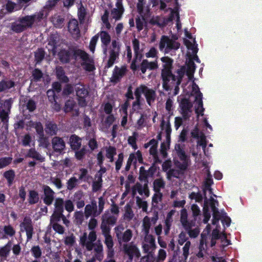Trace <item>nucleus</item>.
I'll return each mask as SVG.
<instances>
[{"mask_svg":"<svg viewBox=\"0 0 262 262\" xmlns=\"http://www.w3.org/2000/svg\"><path fill=\"white\" fill-rule=\"evenodd\" d=\"M219 203L216 200L209 199L205 201V206L203 208L204 219L203 223L207 224L211 217V212H212L213 220L212 224L217 225L219 221L221 220L224 227H229L230 225L231 219L227 215V213L224 210H219L216 206H218Z\"/></svg>","mask_w":262,"mask_h":262,"instance_id":"nucleus-1","label":"nucleus"},{"mask_svg":"<svg viewBox=\"0 0 262 262\" xmlns=\"http://www.w3.org/2000/svg\"><path fill=\"white\" fill-rule=\"evenodd\" d=\"M170 132H159L157 135L158 140H161L162 136L165 138V141L161 143V149L159 153L157 152V147L158 142L156 140L152 139L144 145V147L146 148L150 147V154L152 156L154 162L156 163H161L162 160L165 158L167 156V150L169 149L170 140Z\"/></svg>","mask_w":262,"mask_h":262,"instance_id":"nucleus-2","label":"nucleus"},{"mask_svg":"<svg viewBox=\"0 0 262 262\" xmlns=\"http://www.w3.org/2000/svg\"><path fill=\"white\" fill-rule=\"evenodd\" d=\"M175 150L180 159V161H175V164L179 169H171L167 171V178L169 180L173 178H179L182 175V171L187 169L189 162L188 157L180 144L176 145Z\"/></svg>","mask_w":262,"mask_h":262,"instance_id":"nucleus-3","label":"nucleus"},{"mask_svg":"<svg viewBox=\"0 0 262 262\" xmlns=\"http://www.w3.org/2000/svg\"><path fill=\"white\" fill-rule=\"evenodd\" d=\"M142 94H144L147 103L149 106H151V103L156 100V93L154 90L149 88L144 84L140 85L139 86L137 87L135 91L136 100L133 102L132 104V108L134 111L141 109L140 105Z\"/></svg>","mask_w":262,"mask_h":262,"instance_id":"nucleus-4","label":"nucleus"},{"mask_svg":"<svg viewBox=\"0 0 262 262\" xmlns=\"http://www.w3.org/2000/svg\"><path fill=\"white\" fill-rule=\"evenodd\" d=\"M58 56L60 61L63 64L69 63L71 59L76 60L78 57L83 61L89 60V55L85 51L74 47H70L68 49H61Z\"/></svg>","mask_w":262,"mask_h":262,"instance_id":"nucleus-5","label":"nucleus"},{"mask_svg":"<svg viewBox=\"0 0 262 262\" xmlns=\"http://www.w3.org/2000/svg\"><path fill=\"white\" fill-rule=\"evenodd\" d=\"M123 225L120 224L114 228V232L117 238L118 243L120 245L122 244H127L129 242L133 235V231L130 229H127L125 231Z\"/></svg>","mask_w":262,"mask_h":262,"instance_id":"nucleus-6","label":"nucleus"},{"mask_svg":"<svg viewBox=\"0 0 262 262\" xmlns=\"http://www.w3.org/2000/svg\"><path fill=\"white\" fill-rule=\"evenodd\" d=\"M121 43L116 39H114L112 41L109 50V57L105 68H110L112 67L115 63L116 60L119 58V56L121 50Z\"/></svg>","mask_w":262,"mask_h":262,"instance_id":"nucleus-7","label":"nucleus"},{"mask_svg":"<svg viewBox=\"0 0 262 262\" xmlns=\"http://www.w3.org/2000/svg\"><path fill=\"white\" fill-rule=\"evenodd\" d=\"M97 239V235L95 231H91L88 235L86 233H84L80 238V245L85 247L88 251H92L94 250L96 245L98 243H101L100 241H98L96 243Z\"/></svg>","mask_w":262,"mask_h":262,"instance_id":"nucleus-8","label":"nucleus"},{"mask_svg":"<svg viewBox=\"0 0 262 262\" xmlns=\"http://www.w3.org/2000/svg\"><path fill=\"white\" fill-rule=\"evenodd\" d=\"M178 245L183 246L182 247V256L183 259L181 262H186L189 255V251L191 248V242L189 240V237L187 234L184 232H181L178 235Z\"/></svg>","mask_w":262,"mask_h":262,"instance_id":"nucleus-9","label":"nucleus"},{"mask_svg":"<svg viewBox=\"0 0 262 262\" xmlns=\"http://www.w3.org/2000/svg\"><path fill=\"white\" fill-rule=\"evenodd\" d=\"M211 226L208 224L206 228L204 230L202 234L205 232V236L206 240L204 242V245L207 247V245H210L211 247L214 246L216 244V241L219 238L220 230L218 227H216L212 231L211 234Z\"/></svg>","mask_w":262,"mask_h":262,"instance_id":"nucleus-10","label":"nucleus"},{"mask_svg":"<svg viewBox=\"0 0 262 262\" xmlns=\"http://www.w3.org/2000/svg\"><path fill=\"white\" fill-rule=\"evenodd\" d=\"M74 89L79 105L85 107L87 105L86 98L89 95V91L85 85L81 83L74 84Z\"/></svg>","mask_w":262,"mask_h":262,"instance_id":"nucleus-11","label":"nucleus"},{"mask_svg":"<svg viewBox=\"0 0 262 262\" xmlns=\"http://www.w3.org/2000/svg\"><path fill=\"white\" fill-rule=\"evenodd\" d=\"M176 76L171 72L161 73L162 86L166 91L171 90L177 85Z\"/></svg>","mask_w":262,"mask_h":262,"instance_id":"nucleus-12","label":"nucleus"},{"mask_svg":"<svg viewBox=\"0 0 262 262\" xmlns=\"http://www.w3.org/2000/svg\"><path fill=\"white\" fill-rule=\"evenodd\" d=\"M142 243V247L144 252H153L156 248L155 237L151 234H144Z\"/></svg>","mask_w":262,"mask_h":262,"instance_id":"nucleus-13","label":"nucleus"},{"mask_svg":"<svg viewBox=\"0 0 262 262\" xmlns=\"http://www.w3.org/2000/svg\"><path fill=\"white\" fill-rule=\"evenodd\" d=\"M20 231L26 233L27 241H30L33 234L32 222L30 217L26 216L20 224Z\"/></svg>","mask_w":262,"mask_h":262,"instance_id":"nucleus-14","label":"nucleus"},{"mask_svg":"<svg viewBox=\"0 0 262 262\" xmlns=\"http://www.w3.org/2000/svg\"><path fill=\"white\" fill-rule=\"evenodd\" d=\"M190 135L192 137L191 140H195L197 142L198 145H200L202 147L205 155L208 156L209 153L206 148L207 143V138L204 135L203 132H190Z\"/></svg>","mask_w":262,"mask_h":262,"instance_id":"nucleus-15","label":"nucleus"},{"mask_svg":"<svg viewBox=\"0 0 262 262\" xmlns=\"http://www.w3.org/2000/svg\"><path fill=\"white\" fill-rule=\"evenodd\" d=\"M122 246L124 253L129 256L130 259L132 260L134 256L137 257L140 256V253L139 249L133 243L124 244Z\"/></svg>","mask_w":262,"mask_h":262,"instance_id":"nucleus-16","label":"nucleus"},{"mask_svg":"<svg viewBox=\"0 0 262 262\" xmlns=\"http://www.w3.org/2000/svg\"><path fill=\"white\" fill-rule=\"evenodd\" d=\"M103 247L102 243H98L96 245L93 251V255L86 262H101L103 259Z\"/></svg>","mask_w":262,"mask_h":262,"instance_id":"nucleus-17","label":"nucleus"},{"mask_svg":"<svg viewBox=\"0 0 262 262\" xmlns=\"http://www.w3.org/2000/svg\"><path fill=\"white\" fill-rule=\"evenodd\" d=\"M192 106V105L189 101V99L183 98L181 100L180 103V107L181 108L182 117L185 120L189 119L190 117L189 113L191 112V108Z\"/></svg>","mask_w":262,"mask_h":262,"instance_id":"nucleus-18","label":"nucleus"},{"mask_svg":"<svg viewBox=\"0 0 262 262\" xmlns=\"http://www.w3.org/2000/svg\"><path fill=\"white\" fill-rule=\"evenodd\" d=\"M158 220V216H156L151 218L148 216H145L142 221V232L143 235L144 234H150L149 231L150 229L152 226V224H155Z\"/></svg>","mask_w":262,"mask_h":262,"instance_id":"nucleus-19","label":"nucleus"},{"mask_svg":"<svg viewBox=\"0 0 262 262\" xmlns=\"http://www.w3.org/2000/svg\"><path fill=\"white\" fill-rule=\"evenodd\" d=\"M43 203L47 205H51L54 199H55V192L54 191L47 185L43 186Z\"/></svg>","mask_w":262,"mask_h":262,"instance_id":"nucleus-20","label":"nucleus"},{"mask_svg":"<svg viewBox=\"0 0 262 262\" xmlns=\"http://www.w3.org/2000/svg\"><path fill=\"white\" fill-rule=\"evenodd\" d=\"M123 0H117L115 6L116 8L112 10L111 13L113 18L116 20H119L122 18L124 12V8L122 4Z\"/></svg>","mask_w":262,"mask_h":262,"instance_id":"nucleus-21","label":"nucleus"},{"mask_svg":"<svg viewBox=\"0 0 262 262\" xmlns=\"http://www.w3.org/2000/svg\"><path fill=\"white\" fill-rule=\"evenodd\" d=\"M137 193L140 195H144L146 197H148L149 195V192L147 184L142 185L140 183H136L132 188V194L134 196Z\"/></svg>","mask_w":262,"mask_h":262,"instance_id":"nucleus-22","label":"nucleus"},{"mask_svg":"<svg viewBox=\"0 0 262 262\" xmlns=\"http://www.w3.org/2000/svg\"><path fill=\"white\" fill-rule=\"evenodd\" d=\"M100 36L103 53L104 54H106L108 46L111 41V36L109 33L105 31H101L100 32Z\"/></svg>","mask_w":262,"mask_h":262,"instance_id":"nucleus-23","label":"nucleus"},{"mask_svg":"<svg viewBox=\"0 0 262 262\" xmlns=\"http://www.w3.org/2000/svg\"><path fill=\"white\" fill-rule=\"evenodd\" d=\"M15 233L14 228L10 225L4 226L3 228H0V236L3 239L12 237Z\"/></svg>","mask_w":262,"mask_h":262,"instance_id":"nucleus-24","label":"nucleus"},{"mask_svg":"<svg viewBox=\"0 0 262 262\" xmlns=\"http://www.w3.org/2000/svg\"><path fill=\"white\" fill-rule=\"evenodd\" d=\"M126 71V70L125 67L119 68L118 67L116 66L113 72L111 81L114 83H117L120 81L125 74Z\"/></svg>","mask_w":262,"mask_h":262,"instance_id":"nucleus-25","label":"nucleus"},{"mask_svg":"<svg viewBox=\"0 0 262 262\" xmlns=\"http://www.w3.org/2000/svg\"><path fill=\"white\" fill-rule=\"evenodd\" d=\"M97 206L96 202H92L90 204L86 205L84 209V214L85 217L88 219L90 216L93 215L96 217L100 214V211H97Z\"/></svg>","mask_w":262,"mask_h":262,"instance_id":"nucleus-26","label":"nucleus"},{"mask_svg":"<svg viewBox=\"0 0 262 262\" xmlns=\"http://www.w3.org/2000/svg\"><path fill=\"white\" fill-rule=\"evenodd\" d=\"M140 70L142 74H145L147 69L154 70L158 68V61L149 62L147 59H143L140 64Z\"/></svg>","mask_w":262,"mask_h":262,"instance_id":"nucleus-27","label":"nucleus"},{"mask_svg":"<svg viewBox=\"0 0 262 262\" xmlns=\"http://www.w3.org/2000/svg\"><path fill=\"white\" fill-rule=\"evenodd\" d=\"M176 213V210L172 209L166 215V219L164 220V232L165 235H167L169 232L173 222V216Z\"/></svg>","mask_w":262,"mask_h":262,"instance_id":"nucleus-28","label":"nucleus"},{"mask_svg":"<svg viewBox=\"0 0 262 262\" xmlns=\"http://www.w3.org/2000/svg\"><path fill=\"white\" fill-rule=\"evenodd\" d=\"M15 82L10 79H3L0 81V93H7L14 88L15 86Z\"/></svg>","mask_w":262,"mask_h":262,"instance_id":"nucleus-29","label":"nucleus"},{"mask_svg":"<svg viewBox=\"0 0 262 262\" xmlns=\"http://www.w3.org/2000/svg\"><path fill=\"white\" fill-rule=\"evenodd\" d=\"M14 102V98H9L3 101L2 104L3 108H1L2 114L3 116H5L7 119H9V115L10 114L11 109Z\"/></svg>","mask_w":262,"mask_h":262,"instance_id":"nucleus-30","label":"nucleus"},{"mask_svg":"<svg viewBox=\"0 0 262 262\" xmlns=\"http://www.w3.org/2000/svg\"><path fill=\"white\" fill-rule=\"evenodd\" d=\"M180 222L184 229H189L195 222L193 220H188V214L186 209H182L181 210Z\"/></svg>","mask_w":262,"mask_h":262,"instance_id":"nucleus-31","label":"nucleus"},{"mask_svg":"<svg viewBox=\"0 0 262 262\" xmlns=\"http://www.w3.org/2000/svg\"><path fill=\"white\" fill-rule=\"evenodd\" d=\"M53 148L56 152H61L65 148V143L62 138L55 137L52 141Z\"/></svg>","mask_w":262,"mask_h":262,"instance_id":"nucleus-32","label":"nucleus"},{"mask_svg":"<svg viewBox=\"0 0 262 262\" xmlns=\"http://www.w3.org/2000/svg\"><path fill=\"white\" fill-rule=\"evenodd\" d=\"M18 22L21 23L25 29L31 28L34 23V17L31 15H26L21 17H19L17 20Z\"/></svg>","mask_w":262,"mask_h":262,"instance_id":"nucleus-33","label":"nucleus"},{"mask_svg":"<svg viewBox=\"0 0 262 262\" xmlns=\"http://www.w3.org/2000/svg\"><path fill=\"white\" fill-rule=\"evenodd\" d=\"M161 60L163 63L161 73L171 72L173 68V59L168 56H164L161 58Z\"/></svg>","mask_w":262,"mask_h":262,"instance_id":"nucleus-34","label":"nucleus"},{"mask_svg":"<svg viewBox=\"0 0 262 262\" xmlns=\"http://www.w3.org/2000/svg\"><path fill=\"white\" fill-rule=\"evenodd\" d=\"M55 75L60 82L67 83L69 82V78L66 75V72L62 67L59 66L56 68Z\"/></svg>","mask_w":262,"mask_h":262,"instance_id":"nucleus-35","label":"nucleus"},{"mask_svg":"<svg viewBox=\"0 0 262 262\" xmlns=\"http://www.w3.org/2000/svg\"><path fill=\"white\" fill-rule=\"evenodd\" d=\"M64 18L63 16L57 14L54 15L51 19L54 26L56 28H62L64 25Z\"/></svg>","mask_w":262,"mask_h":262,"instance_id":"nucleus-36","label":"nucleus"},{"mask_svg":"<svg viewBox=\"0 0 262 262\" xmlns=\"http://www.w3.org/2000/svg\"><path fill=\"white\" fill-rule=\"evenodd\" d=\"M205 232L201 234V239L199 247V252L196 253V256L198 258H203L206 252V246L204 245V242L206 240L205 236Z\"/></svg>","mask_w":262,"mask_h":262,"instance_id":"nucleus-37","label":"nucleus"},{"mask_svg":"<svg viewBox=\"0 0 262 262\" xmlns=\"http://www.w3.org/2000/svg\"><path fill=\"white\" fill-rule=\"evenodd\" d=\"M12 246V242L9 241L4 246L0 248V256L3 259H6L9 255Z\"/></svg>","mask_w":262,"mask_h":262,"instance_id":"nucleus-38","label":"nucleus"},{"mask_svg":"<svg viewBox=\"0 0 262 262\" xmlns=\"http://www.w3.org/2000/svg\"><path fill=\"white\" fill-rule=\"evenodd\" d=\"M27 130L31 128H35L36 131H44L43 125L39 121L34 122L32 120L28 121L26 124Z\"/></svg>","mask_w":262,"mask_h":262,"instance_id":"nucleus-39","label":"nucleus"},{"mask_svg":"<svg viewBox=\"0 0 262 262\" xmlns=\"http://www.w3.org/2000/svg\"><path fill=\"white\" fill-rule=\"evenodd\" d=\"M211 185L208 184H204L203 185V191L204 193L205 200L204 206H205V201L207 200L213 199L215 200L213 198V196L216 197V196L212 193V189L210 187ZM204 206H203L204 207Z\"/></svg>","mask_w":262,"mask_h":262,"instance_id":"nucleus-40","label":"nucleus"},{"mask_svg":"<svg viewBox=\"0 0 262 262\" xmlns=\"http://www.w3.org/2000/svg\"><path fill=\"white\" fill-rule=\"evenodd\" d=\"M23 101L26 103V110H28L29 112L32 113L36 109L37 103L33 99H28V98L26 97Z\"/></svg>","mask_w":262,"mask_h":262,"instance_id":"nucleus-41","label":"nucleus"},{"mask_svg":"<svg viewBox=\"0 0 262 262\" xmlns=\"http://www.w3.org/2000/svg\"><path fill=\"white\" fill-rule=\"evenodd\" d=\"M203 94H200L199 96H195V101L198 103V107L195 110V112L197 114H201V115H203V112L204 111V108H203Z\"/></svg>","mask_w":262,"mask_h":262,"instance_id":"nucleus-42","label":"nucleus"},{"mask_svg":"<svg viewBox=\"0 0 262 262\" xmlns=\"http://www.w3.org/2000/svg\"><path fill=\"white\" fill-rule=\"evenodd\" d=\"M177 73L178 74L176 76L177 79V85L175 86L174 91L176 92V94H177V91L179 90V85L181 84L183 78L184 77L185 74V69L183 67L181 69H178L177 70Z\"/></svg>","mask_w":262,"mask_h":262,"instance_id":"nucleus-43","label":"nucleus"},{"mask_svg":"<svg viewBox=\"0 0 262 262\" xmlns=\"http://www.w3.org/2000/svg\"><path fill=\"white\" fill-rule=\"evenodd\" d=\"M26 157L34 159L40 162L43 161L45 159L44 157L42 156L40 154H39L37 151H36L34 148H31L29 150Z\"/></svg>","mask_w":262,"mask_h":262,"instance_id":"nucleus-44","label":"nucleus"},{"mask_svg":"<svg viewBox=\"0 0 262 262\" xmlns=\"http://www.w3.org/2000/svg\"><path fill=\"white\" fill-rule=\"evenodd\" d=\"M117 220V216L110 213H105L102 217V221H105L109 225L115 224Z\"/></svg>","mask_w":262,"mask_h":262,"instance_id":"nucleus-45","label":"nucleus"},{"mask_svg":"<svg viewBox=\"0 0 262 262\" xmlns=\"http://www.w3.org/2000/svg\"><path fill=\"white\" fill-rule=\"evenodd\" d=\"M36 136L38 138V142L40 145L44 147H47L49 145L48 138L45 136L44 132H37Z\"/></svg>","mask_w":262,"mask_h":262,"instance_id":"nucleus-46","label":"nucleus"},{"mask_svg":"<svg viewBox=\"0 0 262 262\" xmlns=\"http://www.w3.org/2000/svg\"><path fill=\"white\" fill-rule=\"evenodd\" d=\"M133 49L135 53V56L136 58H139V60H141L142 57V54L140 53V42L139 40L135 38L132 40Z\"/></svg>","mask_w":262,"mask_h":262,"instance_id":"nucleus-47","label":"nucleus"},{"mask_svg":"<svg viewBox=\"0 0 262 262\" xmlns=\"http://www.w3.org/2000/svg\"><path fill=\"white\" fill-rule=\"evenodd\" d=\"M43 77V73L42 71L38 69H34L32 72V81L38 82L41 81V79Z\"/></svg>","mask_w":262,"mask_h":262,"instance_id":"nucleus-48","label":"nucleus"},{"mask_svg":"<svg viewBox=\"0 0 262 262\" xmlns=\"http://www.w3.org/2000/svg\"><path fill=\"white\" fill-rule=\"evenodd\" d=\"M180 47V43L169 38L167 46L165 49V53H168L172 50H178Z\"/></svg>","mask_w":262,"mask_h":262,"instance_id":"nucleus-49","label":"nucleus"},{"mask_svg":"<svg viewBox=\"0 0 262 262\" xmlns=\"http://www.w3.org/2000/svg\"><path fill=\"white\" fill-rule=\"evenodd\" d=\"M195 222L193 223L192 225L189 229H185V230L187 231L189 237L191 238L196 237L200 232V229L198 227L192 228L195 226Z\"/></svg>","mask_w":262,"mask_h":262,"instance_id":"nucleus-50","label":"nucleus"},{"mask_svg":"<svg viewBox=\"0 0 262 262\" xmlns=\"http://www.w3.org/2000/svg\"><path fill=\"white\" fill-rule=\"evenodd\" d=\"M45 56V52L43 48H38L35 52V60L36 63H40L44 59Z\"/></svg>","mask_w":262,"mask_h":262,"instance_id":"nucleus-51","label":"nucleus"},{"mask_svg":"<svg viewBox=\"0 0 262 262\" xmlns=\"http://www.w3.org/2000/svg\"><path fill=\"white\" fill-rule=\"evenodd\" d=\"M68 30L70 32L73 33L79 31L78 21L76 19L70 20L68 23Z\"/></svg>","mask_w":262,"mask_h":262,"instance_id":"nucleus-52","label":"nucleus"},{"mask_svg":"<svg viewBox=\"0 0 262 262\" xmlns=\"http://www.w3.org/2000/svg\"><path fill=\"white\" fill-rule=\"evenodd\" d=\"M64 201L61 198H57L55 199L54 207L55 211H57L60 213L63 212Z\"/></svg>","mask_w":262,"mask_h":262,"instance_id":"nucleus-53","label":"nucleus"},{"mask_svg":"<svg viewBox=\"0 0 262 262\" xmlns=\"http://www.w3.org/2000/svg\"><path fill=\"white\" fill-rule=\"evenodd\" d=\"M134 217V213L131 207L127 205L125 207V213L124 214V219L127 221H130Z\"/></svg>","mask_w":262,"mask_h":262,"instance_id":"nucleus-54","label":"nucleus"},{"mask_svg":"<svg viewBox=\"0 0 262 262\" xmlns=\"http://www.w3.org/2000/svg\"><path fill=\"white\" fill-rule=\"evenodd\" d=\"M79 179L76 177H71L67 183V189L69 190H72L75 188L79 184Z\"/></svg>","mask_w":262,"mask_h":262,"instance_id":"nucleus-55","label":"nucleus"},{"mask_svg":"<svg viewBox=\"0 0 262 262\" xmlns=\"http://www.w3.org/2000/svg\"><path fill=\"white\" fill-rule=\"evenodd\" d=\"M165 182L161 179H156L154 182V189L155 192H161L165 187Z\"/></svg>","mask_w":262,"mask_h":262,"instance_id":"nucleus-56","label":"nucleus"},{"mask_svg":"<svg viewBox=\"0 0 262 262\" xmlns=\"http://www.w3.org/2000/svg\"><path fill=\"white\" fill-rule=\"evenodd\" d=\"M86 15V9L83 5L81 4L80 7L78 9V17L80 23H83L85 20Z\"/></svg>","mask_w":262,"mask_h":262,"instance_id":"nucleus-57","label":"nucleus"},{"mask_svg":"<svg viewBox=\"0 0 262 262\" xmlns=\"http://www.w3.org/2000/svg\"><path fill=\"white\" fill-rule=\"evenodd\" d=\"M71 145L73 149H78L81 145V140L76 136H72L70 138Z\"/></svg>","mask_w":262,"mask_h":262,"instance_id":"nucleus-58","label":"nucleus"},{"mask_svg":"<svg viewBox=\"0 0 262 262\" xmlns=\"http://www.w3.org/2000/svg\"><path fill=\"white\" fill-rule=\"evenodd\" d=\"M4 176L7 179L8 185L11 186L15 177L14 171L13 170L6 171L4 172Z\"/></svg>","mask_w":262,"mask_h":262,"instance_id":"nucleus-59","label":"nucleus"},{"mask_svg":"<svg viewBox=\"0 0 262 262\" xmlns=\"http://www.w3.org/2000/svg\"><path fill=\"white\" fill-rule=\"evenodd\" d=\"M136 203L139 208H141L143 212H147L148 205L147 202L143 200L139 196L136 197Z\"/></svg>","mask_w":262,"mask_h":262,"instance_id":"nucleus-60","label":"nucleus"},{"mask_svg":"<svg viewBox=\"0 0 262 262\" xmlns=\"http://www.w3.org/2000/svg\"><path fill=\"white\" fill-rule=\"evenodd\" d=\"M57 125L54 121L50 120H46L45 131H57Z\"/></svg>","mask_w":262,"mask_h":262,"instance_id":"nucleus-61","label":"nucleus"},{"mask_svg":"<svg viewBox=\"0 0 262 262\" xmlns=\"http://www.w3.org/2000/svg\"><path fill=\"white\" fill-rule=\"evenodd\" d=\"M11 30L16 33H19L26 30L21 23H13L11 25Z\"/></svg>","mask_w":262,"mask_h":262,"instance_id":"nucleus-62","label":"nucleus"},{"mask_svg":"<svg viewBox=\"0 0 262 262\" xmlns=\"http://www.w3.org/2000/svg\"><path fill=\"white\" fill-rule=\"evenodd\" d=\"M116 154V148L112 146L106 148V157L112 162L114 161V156Z\"/></svg>","mask_w":262,"mask_h":262,"instance_id":"nucleus-63","label":"nucleus"},{"mask_svg":"<svg viewBox=\"0 0 262 262\" xmlns=\"http://www.w3.org/2000/svg\"><path fill=\"white\" fill-rule=\"evenodd\" d=\"M76 105V102L73 99H69L66 101L64 106V111L66 113L70 112L73 110Z\"/></svg>","mask_w":262,"mask_h":262,"instance_id":"nucleus-64","label":"nucleus"}]
</instances>
